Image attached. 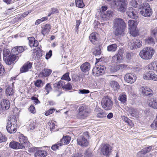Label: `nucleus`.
<instances>
[{"instance_id":"61","label":"nucleus","mask_w":157,"mask_h":157,"mask_svg":"<svg viewBox=\"0 0 157 157\" xmlns=\"http://www.w3.org/2000/svg\"><path fill=\"white\" fill-rule=\"evenodd\" d=\"M52 55V51L50 50L48 53H47L46 55L45 58L47 59H49L51 57Z\"/></svg>"},{"instance_id":"41","label":"nucleus","mask_w":157,"mask_h":157,"mask_svg":"<svg viewBox=\"0 0 157 157\" xmlns=\"http://www.w3.org/2000/svg\"><path fill=\"white\" fill-rule=\"evenodd\" d=\"M118 100L121 103L124 104L126 101V95L124 94H121L119 95Z\"/></svg>"},{"instance_id":"4","label":"nucleus","mask_w":157,"mask_h":157,"mask_svg":"<svg viewBox=\"0 0 157 157\" xmlns=\"http://www.w3.org/2000/svg\"><path fill=\"white\" fill-rule=\"evenodd\" d=\"M126 2V0H117L114 1V3L116 6L117 9L121 12H124L125 11Z\"/></svg>"},{"instance_id":"17","label":"nucleus","mask_w":157,"mask_h":157,"mask_svg":"<svg viewBox=\"0 0 157 157\" xmlns=\"http://www.w3.org/2000/svg\"><path fill=\"white\" fill-rule=\"evenodd\" d=\"M139 20L135 21L132 20H129L128 21V27L130 30H136L138 22Z\"/></svg>"},{"instance_id":"33","label":"nucleus","mask_w":157,"mask_h":157,"mask_svg":"<svg viewBox=\"0 0 157 157\" xmlns=\"http://www.w3.org/2000/svg\"><path fill=\"white\" fill-rule=\"evenodd\" d=\"M117 46L116 44H112L107 46V50L109 52H115L117 50Z\"/></svg>"},{"instance_id":"12","label":"nucleus","mask_w":157,"mask_h":157,"mask_svg":"<svg viewBox=\"0 0 157 157\" xmlns=\"http://www.w3.org/2000/svg\"><path fill=\"white\" fill-rule=\"evenodd\" d=\"M140 90L144 95L150 97L153 95L152 90L147 87L142 86L140 88Z\"/></svg>"},{"instance_id":"16","label":"nucleus","mask_w":157,"mask_h":157,"mask_svg":"<svg viewBox=\"0 0 157 157\" xmlns=\"http://www.w3.org/2000/svg\"><path fill=\"white\" fill-rule=\"evenodd\" d=\"M1 106L3 110L8 109L10 106L9 101L6 99L2 100L1 102Z\"/></svg>"},{"instance_id":"5","label":"nucleus","mask_w":157,"mask_h":157,"mask_svg":"<svg viewBox=\"0 0 157 157\" xmlns=\"http://www.w3.org/2000/svg\"><path fill=\"white\" fill-rule=\"evenodd\" d=\"M101 104L102 108L107 110L111 109L113 105L112 101L108 97H105L102 99Z\"/></svg>"},{"instance_id":"3","label":"nucleus","mask_w":157,"mask_h":157,"mask_svg":"<svg viewBox=\"0 0 157 157\" xmlns=\"http://www.w3.org/2000/svg\"><path fill=\"white\" fill-rule=\"evenodd\" d=\"M88 132H84L82 135L79 136L77 139V144L82 146L86 147L88 146L89 143L86 138L89 136Z\"/></svg>"},{"instance_id":"1","label":"nucleus","mask_w":157,"mask_h":157,"mask_svg":"<svg viewBox=\"0 0 157 157\" xmlns=\"http://www.w3.org/2000/svg\"><path fill=\"white\" fill-rule=\"evenodd\" d=\"M126 24L124 21L121 18H116L113 22V33L116 36L121 37L124 34Z\"/></svg>"},{"instance_id":"10","label":"nucleus","mask_w":157,"mask_h":157,"mask_svg":"<svg viewBox=\"0 0 157 157\" xmlns=\"http://www.w3.org/2000/svg\"><path fill=\"white\" fill-rule=\"evenodd\" d=\"M19 140L20 144L21 145L23 146V148L25 147H30V144L28 141L27 137L23 136V134H21L19 136Z\"/></svg>"},{"instance_id":"14","label":"nucleus","mask_w":157,"mask_h":157,"mask_svg":"<svg viewBox=\"0 0 157 157\" xmlns=\"http://www.w3.org/2000/svg\"><path fill=\"white\" fill-rule=\"evenodd\" d=\"M17 57L16 56L13 54H10L8 57L4 58V60L6 64L10 65L14 62Z\"/></svg>"},{"instance_id":"34","label":"nucleus","mask_w":157,"mask_h":157,"mask_svg":"<svg viewBox=\"0 0 157 157\" xmlns=\"http://www.w3.org/2000/svg\"><path fill=\"white\" fill-rule=\"evenodd\" d=\"M148 68L151 70H155L157 69V61L153 62L148 65Z\"/></svg>"},{"instance_id":"64","label":"nucleus","mask_w":157,"mask_h":157,"mask_svg":"<svg viewBox=\"0 0 157 157\" xmlns=\"http://www.w3.org/2000/svg\"><path fill=\"white\" fill-rule=\"evenodd\" d=\"M36 123L34 121L31 122L29 125V128L31 130H33L35 128Z\"/></svg>"},{"instance_id":"45","label":"nucleus","mask_w":157,"mask_h":157,"mask_svg":"<svg viewBox=\"0 0 157 157\" xmlns=\"http://www.w3.org/2000/svg\"><path fill=\"white\" fill-rule=\"evenodd\" d=\"M150 75L149 80H153L154 81H157V75L154 72L151 71Z\"/></svg>"},{"instance_id":"8","label":"nucleus","mask_w":157,"mask_h":157,"mask_svg":"<svg viewBox=\"0 0 157 157\" xmlns=\"http://www.w3.org/2000/svg\"><path fill=\"white\" fill-rule=\"evenodd\" d=\"M137 78L136 75L132 73H128L126 74L124 77L125 81L128 83L132 84L134 82Z\"/></svg>"},{"instance_id":"13","label":"nucleus","mask_w":157,"mask_h":157,"mask_svg":"<svg viewBox=\"0 0 157 157\" xmlns=\"http://www.w3.org/2000/svg\"><path fill=\"white\" fill-rule=\"evenodd\" d=\"M142 45V42L140 40L136 39L132 41L130 45H129L131 48L133 50L141 47Z\"/></svg>"},{"instance_id":"26","label":"nucleus","mask_w":157,"mask_h":157,"mask_svg":"<svg viewBox=\"0 0 157 157\" xmlns=\"http://www.w3.org/2000/svg\"><path fill=\"white\" fill-rule=\"evenodd\" d=\"M52 72V70L50 69L44 68L42 72H40V75L44 77L49 76Z\"/></svg>"},{"instance_id":"15","label":"nucleus","mask_w":157,"mask_h":157,"mask_svg":"<svg viewBox=\"0 0 157 157\" xmlns=\"http://www.w3.org/2000/svg\"><path fill=\"white\" fill-rule=\"evenodd\" d=\"M32 63L28 62L25 63L20 69V71L21 73L26 72L29 71L32 67Z\"/></svg>"},{"instance_id":"32","label":"nucleus","mask_w":157,"mask_h":157,"mask_svg":"<svg viewBox=\"0 0 157 157\" xmlns=\"http://www.w3.org/2000/svg\"><path fill=\"white\" fill-rule=\"evenodd\" d=\"M140 13L144 17H149L151 15L152 11L151 9H149L148 10H147L145 11L141 10Z\"/></svg>"},{"instance_id":"44","label":"nucleus","mask_w":157,"mask_h":157,"mask_svg":"<svg viewBox=\"0 0 157 157\" xmlns=\"http://www.w3.org/2000/svg\"><path fill=\"white\" fill-rule=\"evenodd\" d=\"M153 150V147L152 146H150L144 148L142 149V150L144 153L146 154L152 151Z\"/></svg>"},{"instance_id":"22","label":"nucleus","mask_w":157,"mask_h":157,"mask_svg":"<svg viewBox=\"0 0 157 157\" xmlns=\"http://www.w3.org/2000/svg\"><path fill=\"white\" fill-rule=\"evenodd\" d=\"M90 67V63L86 62L82 64L80 66V68L82 71L86 73L89 71Z\"/></svg>"},{"instance_id":"47","label":"nucleus","mask_w":157,"mask_h":157,"mask_svg":"<svg viewBox=\"0 0 157 157\" xmlns=\"http://www.w3.org/2000/svg\"><path fill=\"white\" fill-rule=\"evenodd\" d=\"M126 67V66L124 64H121L118 65L115 67L114 70L113 71H116L120 69H123Z\"/></svg>"},{"instance_id":"38","label":"nucleus","mask_w":157,"mask_h":157,"mask_svg":"<svg viewBox=\"0 0 157 157\" xmlns=\"http://www.w3.org/2000/svg\"><path fill=\"white\" fill-rule=\"evenodd\" d=\"M140 8L142 10H148L149 9H151L149 4L147 2L144 3L143 4L140 6Z\"/></svg>"},{"instance_id":"21","label":"nucleus","mask_w":157,"mask_h":157,"mask_svg":"<svg viewBox=\"0 0 157 157\" xmlns=\"http://www.w3.org/2000/svg\"><path fill=\"white\" fill-rule=\"evenodd\" d=\"M10 148L14 149H23V146L20 144V143L16 141L11 142L10 144Z\"/></svg>"},{"instance_id":"43","label":"nucleus","mask_w":157,"mask_h":157,"mask_svg":"<svg viewBox=\"0 0 157 157\" xmlns=\"http://www.w3.org/2000/svg\"><path fill=\"white\" fill-rule=\"evenodd\" d=\"M151 71H147L144 72L142 78L146 80H148L149 79L150 76H151Z\"/></svg>"},{"instance_id":"27","label":"nucleus","mask_w":157,"mask_h":157,"mask_svg":"<svg viewBox=\"0 0 157 157\" xmlns=\"http://www.w3.org/2000/svg\"><path fill=\"white\" fill-rule=\"evenodd\" d=\"M123 57L117 54L112 57V61L116 63H120L122 62Z\"/></svg>"},{"instance_id":"40","label":"nucleus","mask_w":157,"mask_h":157,"mask_svg":"<svg viewBox=\"0 0 157 157\" xmlns=\"http://www.w3.org/2000/svg\"><path fill=\"white\" fill-rule=\"evenodd\" d=\"M62 81H59L58 82L53 84V87L55 90H57L62 88Z\"/></svg>"},{"instance_id":"9","label":"nucleus","mask_w":157,"mask_h":157,"mask_svg":"<svg viewBox=\"0 0 157 157\" xmlns=\"http://www.w3.org/2000/svg\"><path fill=\"white\" fill-rule=\"evenodd\" d=\"M112 151V147L108 144H104L101 148V153L106 156H108Z\"/></svg>"},{"instance_id":"18","label":"nucleus","mask_w":157,"mask_h":157,"mask_svg":"<svg viewBox=\"0 0 157 157\" xmlns=\"http://www.w3.org/2000/svg\"><path fill=\"white\" fill-rule=\"evenodd\" d=\"M149 105L155 109H157V100L155 98H150L148 101Z\"/></svg>"},{"instance_id":"31","label":"nucleus","mask_w":157,"mask_h":157,"mask_svg":"<svg viewBox=\"0 0 157 157\" xmlns=\"http://www.w3.org/2000/svg\"><path fill=\"white\" fill-rule=\"evenodd\" d=\"M113 14V12L111 10H108L105 12H103L101 13L102 17L105 18L106 20L108 19L112 16Z\"/></svg>"},{"instance_id":"11","label":"nucleus","mask_w":157,"mask_h":157,"mask_svg":"<svg viewBox=\"0 0 157 157\" xmlns=\"http://www.w3.org/2000/svg\"><path fill=\"white\" fill-rule=\"evenodd\" d=\"M127 14L130 18L134 19H137L138 18V13L135 9L132 8L128 9L126 12Z\"/></svg>"},{"instance_id":"6","label":"nucleus","mask_w":157,"mask_h":157,"mask_svg":"<svg viewBox=\"0 0 157 157\" xmlns=\"http://www.w3.org/2000/svg\"><path fill=\"white\" fill-rule=\"evenodd\" d=\"M90 112L86 108L85 106H80L78 109V113L77 117L79 118L84 119L88 116Z\"/></svg>"},{"instance_id":"59","label":"nucleus","mask_w":157,"mask_h":157,"mask_svg":"<svg viewBox=\"0 0 157 157\" xmlns=\"http://www.w3.org/2000/svg\"><path fill=\"white\" fill-rule=\"evenodd\" d=\"M29 111L31 113L34 114L36 112L35 108L33 105H31L29 108Z\"/></svg>"},{"instance_id":"56","label":"nucleus","mask_w":157,"mask_h":157,"mask_svg":"<svg viewBox=\"0 0 157 157\" xmlns=\"http://www.w3.org/2000/svg\"><path fill=\"white\" fill-rule=\"evenodd\" d=\"M6 140V138L5 136L0 132V143L4 142Z\"/></svg>"},{"instance_id":"20","label":"nucleus","mask_w":157,"mask_h":157,"mask_svg":"<svg viewBox=\"0 0 157 157\" xmlns=\"http://www.w3.org/2000/svg\"><path fill=\"white\" fill-rule=\"evenodd\" d=\"M29 40V45L31 47H36L38 46V41L35 40L33 37H29L28 38Z\"/></svg>"},{"instance_id":"28","label":"nucleus","mask_w":157,"mask_h":157,"mask_svg":"<svg viewBox=\"0 0 157 157\" xmlns=\"http://www.w3.org/2000/svg\"><path fill=\"white\" fill-rule=\"evenodd\" d=\"M71 140V137L67 136H64L62 138L59 142L60 143H62V145L63 144L66 145L69 143Z\"/></svg>"},{"instance_id":"25","label":"nucleus","mask_w":157,"mask_h":157,"mask_svg":"<svg viewBox=\"0 0 157 157\" xmlns=\"http://www.w3.org/2000/svg\"><path fill=\"white\" fill-rule=\"evenodd\" d=\"M16 126L7 124L6 128L8 132L10 133H15L17 131Z\"/></svg>"},{"instance_id":"19","label":"nucleus","mask_w":157,"mask_h":157,"mask_svg":"<svg viewBox=\"0 0 157 157\" xmlns=\"http://www.w3.org/2000/svg\"><path fill=\"white\" fill-rule=\"evenodd\" d=\"M51 27V26L49 24H46L45 25L44 27L42 28L41 32V33L44 36L47 35L50 32Z\"/></svg>"},{"instance_id":"49","label":"nucleus","mask_w":157,"mask_h":157,"mask_svg":"<svg viewBox=\"0 0 157 157\" xmlns=\"http://www.w3.org/2000/svg\"><path fill=\"white\" fill-rule=\"evenodd\" d=\"M62 143L58 142L57 144L53 145L51 147V149L53 151H56L59 148V147L62 145Z\"/></svg>"},{"instance_id":"57","label":"nucleus","mask_w":157,"mask_h":157,"mask_svg":"<svg viewBox=\"0 0 157 157\" xmlns=\"http://www.w3.org/2000/svg\"><path fill=\"white\" fill-rule=\"evenodd\" d=\"M151 127L154 129H157V121L154 120L152 123L151 125Z\"/></svg>"},{"instance_id":"52","label":"nucleus","mask_w":157,"mask_h":157,"mask_svg":"<svg viewBox=\"0 0 157 157\" xmlns=\"http://www.w3.org/2000/svg\"><path fill=\"white\" fill-rule=\"evenodd\" d=\"M3 58L4 59V58L8 57L9 56H10V51L9 49H4L3 52Z\"/></svg>"},{"instance_id":"50","label":"nucleus","mask_w":157,"mask_h":157,"mask_svg":"<svg viewBox=\"0 0 157 157\" xmlns=\"http://www.w3.org/2000/svg\"><path fill=\"white\" fill-rule=\"evenodd\" d=\"M69 72H67L65 74L63 75L61 79H64L67 80L68 81H70L71 79L69 76Z\"/></svg>"},{"instance_id":"51","label":"nucleus","mask_w":157,"mask_h":157,"mask_svg":"<svg viewBox=\"0 0 157 157\" xmlns=\"http://www.w3.org/2000/svg\"><path fill=\"white\" fill-rule=\"evenodd\" d=\"M34 84L36 86L40 87L41 85L43 84V82L41 80H37L35 82Z\"/></svg>"},{"instance_id":"54","label":"nucleus","mask_w":157,"mask_h":157,"mask_svg":"<svg viewBox=\"0 0 157 157\" xmlns=\"http://www.w3.org/2000/svg\"><path fill=\"white\" fill-rule=\"evenodd\" d=\"M18 53H20L23 52L26 49L27 47L25 46L17 47Z\"/></svg>"},{"instance_id":"58","label":"nucleus","mask_w":157,"mask_h":157,"mask_svg":"<svg viewBox=\"0 0 157 157\" xmlns=\"http://www.w3.org/2000/svg\"><path fill=\"white\" fill-rule=\"evenodd\" d=\"M79 94H87L90 93V91L89 90H86L84 89H81L79 90Z\"/></svg>"},{"instance_id":"60","label":"nucleus","mask_w":157,"mask_h":157,"mask_svg":"<svg viewBox=\"0 0 157 157\" xmlns=\"http://www.w3.org/2000/svg\"><path fill=\"white\" fill-rule=\"evenodd\" d=\"M31 99L32 100L34 101V102L36 105L40 103V102L39 100L38 99L35 97H31Z\"/></svg>"},{"instance_id":"37","label":"nucleus","mask_w":157,"mask_h":157,"mask_svg":"<svg viewBox=\"0 0 157 157\" xmlns=\"http://www.w3.org/2000/svg\"><path fill=\"white\" fill-rule=\"evenodd\" d=\"M95 33H93L91 34L89 36V39L90 41L93 44L97 40V37Z\"/></svg>"},{"instance_id":"53","label":"nucleus","mask_w":157,"mask_h":157,"mask_svg":"<svg viewBox=\"0 0 157 157\" xmlns=\"http://www.w3.org/2000/svg\"><path fill=\"white\" fill-rule=\"evenodd\" d=\"M45 89L47 92V94L49 93V92L52 90V88L50 83H47L45 86Z\"/></svg>"},{"instance_id":"55","label":"nucleus","mask_w":157,"mask_h":157,"mask_svg":"<svg viewBox=\"0 0 157 157\" xmlns=\"http://www.w3.org/2000/svg\"><path fill=\"white\" fill-rule=\"evenodd\" d=\"M97 117L98 118H101L105 117H106V114L103 111H101L97 114Z\"/></svg>"},{"instance_id":"36","label":"nucleus","mask_w":157,"mask_h":157,"mask_svg":"<svg viewBox=\"0 0 157 157\" xmlns=\"http://www.w3.org/2000/svg\"><path fill=\"white\" fill-rule=\"evenodd\" d=\"M62 88L66 90H69L72 89V86L69 83L66 84L65 82L62 81Z\"/></svg>"},{"instance_id":"63","label":"nucleus","mask_w":157,"mask_h":157,"mask_svg":"<svg viewBox=\"0 0 157 157\" xmlns=\"http://www.w3.org/2000/svg\"><path fill=\"white\" fill-rule=\"evenodd\" d=\"M55 111V109H50L46 112L45 115L46 116H48L50 114L52 113Z\"/></svg>"},{"instance_id":"23","label":"nucleus","mask_w":157,"mask_h":157,"mask_svg":"<svg viewBox=\"0 0 157 157\" xmlns=\"http://www.w3.org/2000/svg\"><path fill=\"white\" fill-rule=\"evenodd\" d=\"M128 111L131 116L135 117H138L139 113L137 109L131 107L129 108Z\"/></svg>"},{"instance_id":"29","label":"nucleus","mask_w":157,"mask_h":157,"mask_svg":"<svg viewBox=\"0 0 157 157\" xmlns=\"http://www.w3.org/2000/svg\"><path fill=\"white\" fill-rule=\"evenodd\" d=\"M6 93L9 98V96H13L14 94V90L10 87H8L6 90Z\"/></svg>"},{"instance_id":"48","label":"nucleus","mask_w":157,"mask_h":157,"mask_svg":"<svg viewBox=\"0 0 157 157\" xmlns=\"http://www.w3.org/2000/svg\"><path fill=\"white\" fill-rule=\"evenodd\" d=\"M140 0H132L131 2V5L135 8L137 7L140 3Z\"/></svg>"},{"instance_id":"7","label":"nucleus","mask_w":157,"mask_h":157,"mask_svg":"<svg viewBox=\"0 0 157 157\" xmlns=\"http://www.w3.org/2000/svg\"><path fill=\"white\" fill-rule=\"evenodd\" d=\"M105 66L103 65H99L94 67L92 70V74L95 76H99L103 75L105 72Z\"/></svg>"},{"instance_id":"35","label":"nucleus","mask_w":157,"mask_h":157,"mask_svg":"<svg viewBox=\"0 0 157 157\" xmlns=\"http://www.w3.org/2000/svg\"><path fill=\"white\" fill-rule=\"evenodd\" d=\"M101 47V46L100 45H99L94 48L93 51V53L94 55L96 56L100 55Z\"/></svg>"},{"instance_id":"42","label":"nucleus","mask_w":157,"mask_h":157,"mask_svg":"<svg viewBox=\"0 0 157 157\" xmlns=\"http://www.w3.org/2000/svg\"><path fill=\"white\" fill-rule=\"evenodd\" d=\"M145 42L146 44L153 45L155 44V42L153 38L151 37L145 39Z\"/></svg>"},{"instance_id":"46","label":"nucleus","mask_w":157,"mask_h":157,"mask_svg":"<svg viewBox=\"0 0 157 157\" xmlns=\"http://www.w3.org/2000/svg\"><path fill=\"white\" fill-rule=\"evenodd\" d=\"M10 120H9L7 124H12V125L17 126V120L15 117H13L10 118Z\"/></svg>"},{"instance_id":"2","label":"nucleus","mask_w":157,"mask_h":157,"mask_svg":"<svg viewBox=\"0 0 157 157\" xmlns=\"http://www.w3.org/2000/svg\"><path fill=\"white\" fill-rule=\"evenodd\" d=\"M155 53L154 50L150 47L144 48L140 53V57L145 59H151Z\"/></svg>"},{"instance_id":"30","label":"nucleus","mask_w":157,"mask_h":157,"mask_svg":"<svg viewBox=\"0 0 157 157\" xmlns=\"http://www.w3.org/2000/svg\"><path fill=\"white\" fill-rule=\"evenodd\" d=\"M111 87L114 90H117L120 88L118 83L115 81H112L110 82Z\"/></svg>"},{"instance_id":"39","label":"nucleus","mask_w":157,"mask_h":157,"mask_svg":"<svg viewBox=\"0 0 157 157\" xmlns=\"http://www.w3.org/2000/svg\"><path fill=\"white\" fill-rule=\"evenodd\" d=\"M75 3L76 6L78 8H83L85 6L83 0H75Z\"/></svg>"},{"instance_id":"62","label":"nucleus","mask_w":157,"mask_h":157,"mask_svg":"<svg viewBox=\"0 0 157 157\" xmlns=\"http://www.w3.org/2000/svg\"><path fill=\"white\" fill-rule=\"evenodd\" d=\"M124 53V50L122 48H120L118 51L117 53V54L119 56L123 57V54Z\"/></svg>"},{"instance_id":"24","label":"nucleus","mask_w":157,"mask_h":157,"mask_svg":"<svg viewBox=\"0 0 157 157\" xmlns=\"http://www.w3.org/2000/svg\"><path fill=\"white\" fill-rule=\"evenodd\" d=\"M47 155V152L44 150H40L36 151L35 154V157H45Z\"/></svg>"}]
</instances>
